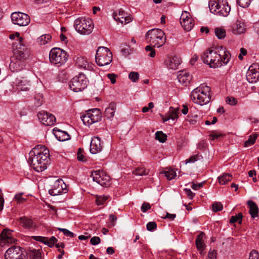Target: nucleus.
Returning a JSON list of instances; mask_svg holds the SVG:
<instances>
[{"mask_svg":"<svg viewBox=\"0 0 259 259\" xmlns=\"http://www.w3.org/2000/svg\"><path fill=\"white\" fill-rule=\"evenodd\" d=\"M231 54L222 46L214 50H208L201 56L202 60L212 68L220 67L226 65L231 59Z\"/></svg>","mask_w":259,"mask_h":259,"instance_id":"nucleus-1","label":"nucleus"},{"mask_svg":"<svg viewBox=\"0 0 259 259\" xmlns=\"http://www.w3.org/2000/svg\"><path fill=\"white\" fill-rule=\"evenodd\" d=\"M49 149L44 145H38L29 152V161L33 169L42 172L47 168L49 160Z\"/></svg>","mask_w":259,"mask_h":259,"instance_id":"nucleus-2","label":"nucleus"},{"mask_svg":"<svg viewBox=\"0 0 259 259\" xmlns=\"http://www.w3.org/2000/svg\"><path fill=\"white\" fill-rule=\"evenodd\" d=\"M211 98V90L210 87L204 84L194 89L191 93L193 102L201 106L210 102Z\"/></svg>","mask_w":259,"mask_h":259,"instance_id":"nucleus-3","label":"nucleus"},{"mask_svg":"<svg viewBox=\"0 0 259 259\" xmlns=\"http://www.w3.org/2000/svg\"><path fill=\"white\" fill-rule=\"evenodd\" d=\"M164 32L160 29H153L146 33V39L153 47H162L166 42Z\"/></svg>","mask_w":259,"mask_h":259,"instance_id":"nucleus-4","label":"nucleus"},{"mask_svg":"<svg viewBox=\"0 0 259 259\" xmlns=\"http://www.w3.org/2000/svg\"><path fill=\"white\" fill-rule=\"evenodd\" d=\"M74 27L76 31L79 34L89 35L92 32L94 25L90 18L80 17L75 20Z\"/></svg>","mask_w":259,"mask_h":259,"instance_id":"nucleus-5","label":"nucleus"},{"mask_svg":"<svg viewBox=\"0 0 259 259\" xmlns=\"http://www.w3.org/2000/svg\"><path fill=\"white\" fill-rule=\"evenodd\" d=\"M209 8L211 13L222 17L228 16L231 10L228 2L224 1H210Z\"/></svg>","mask_w":259,"mask_h":259,"instance_id":"nucleus-6","label":"nucleus"},{"mask_svg":"<svg viewBox=\"0 0 259 259\" xmlns=\"http://www.w3.org/2000/svg\"><path fill=\"white\" fill-rule=\"evenodd\" d=\"M95 59L96 62L99 66L107 65L112 60V53L108 48L100 47L97 49Z\"/></svg>","mask_w":259,"mask_h":259,"instance_id":"nucleus-7","label":"nucleus"},{"mask_svg":"<svg viewBox=\"0 0 259 259\" xmlns=\"http://www.w3.org/2000/svg\"><path fill=\"white\" fill-rule=\"evenodd\" d=\"M49 58L52 64L59 66L66 62L68 55L65 51L58 48H54L50 51Z\"/></svg>","mask_w":259,"mask_h":259,"instance_id":"nucleus-8","label":"nucleus"},{"mask_svg":"<svg viewBox=\"0 0 259 259\" xmlns=\"http://www.w3.org/2000/svg\"><path fill=\"white\" fill-rule=\"evenodd\" d=\"M88 84V80L83 73L74 76L69 82L70 89L74 92L83 91L87 87Z\"/></svg>","mask_w":259,"mask_h":259,"instance_id":"nucleus-9","label":"nucleus"},{"mask_svg":"<svg viewBox=\"0 0 259 259\" xmlns=\"http://www.w3.org/2000/svg\"><path fill=\"white\" fill-rule=\"evenodd\" d=\"M81 118L84 124L90 126L101 120V112L99 109H93L88 111Z\"/></svg>","mask_w":259,"mask_h":259,"instance_id":"nucleus-10","label":"nucleus"},{"mask_svg":"<svg viewBox=\"0 0 259 259\" xmlns=\"http://www.w3.org/2000/svg\"><path fill=\"white\" fill-rule=\"evenodd\" d=\"M91 177L94 181L104 187H109L111 185V178L105 171L98 170L92 172Z\"/></svg>","mask_w":259,"mask_h":259,"instance_id":"nucleus-11","label":"nucleus"},{"mask_svg":"<svg viewBox=\"0 0 259 259\" xmlns=\"http://www.w3.org/2000/svg\"><path fill=\"white\" fill-rule=\"evenodd\" d=\"M6 259H26L24 249L19 246H12L5 252Z\"/></svg>","mask_w":259,"mask_h":259,"instance_id":"nucleus-12","label":"nucleus"},{"mask_svg":"<svg viewBox=\"0 0 259 259\" xmlns=\"http://www.w3.org/2000/svg\"><path fill=\"white\" fill-rule=\"evenodd\" d=\"M13 83L17 90L21 91H29L31 85L30 80L26 74L19 75Z\"/></svg>","mask_w":259,"mask_h":259,"instance_id":"nucleus-13","label":"nucleus"},{"mask_svg":"<svg viewBox=\"0 0 259 259\" xmlns=\"http://www.w3.org/2000/svg\"><path fill=\"white\" fill-rule=\"evenodd\" d=\"M13 56L12 57L16 59L26 60L28 58V53L27 52V49L23 43L19 42H14L13 43Z\"/></svg>","mask_w":259,"mask_h":259,"instance_id":"nucleus-14","label":"nucleus"},{"mask_svg":"<svg viewBox=\"0 0 259 259\" xmlns=\"http://www.w3.org/2000/svg\"><path fill=\"white\" fill-rule=\"evenodd\" d=\"M67 192V186L62 179L56 180L52 185V188L49 191V194L52 196L66 193Z\"/></svg>","mask_w":259,"mask_h":259,"instance_id":"nucleus-15","label":"nucleus"},{"mask_svg":"<svg viewBox=\"0 0 259 259\" xmlns=\"http://www.w3.org/2000/svg\"><path fill=\"white\" fill-rule=\"evenodd\" d=\"M11 19L14 24L21 26H26L30 22L29 16L21 12L13 13L11 14Z\"/></svg>","mask_w":259,"mask_h":259,"instance_id":"nucleus-16","label":"nucleus"},{"mask_svg":"<svg viewBox=\"0 0 259 259\" xmlns=\"http://www.w3.org/2000/svg\"><path fill=\"white\" fill-rule=\"evenodd\" d=\"M180 22L182 26L187 31H190L194 25L193 18L191 17L190 13L186 11L182 12Z\"/></svg>","mask_w":259,"mask_h":259,"instance_id":"nucleus-17","label":"nucleus"},{"mask_svg":"<svg viewBox=\"0 0 259 259\" xmlns=\"http://www.w3.org/2000/svg\"><path fill=\"white\" fill-rule=\"evenodd\" d=\"M37 117L41 123L46 126L53 125L56 121L53 114L43 110L37 113Z\"/></svg>","mask_w":259,"mask_h":259,"instance_id":"nucleus-18","label":"nucleus"},{"mask_svg":"<svg viewBox=\"0 0 259 259\" xmlns=\"http://www.w3.org/2000/svg\"><path fill=\"white\" fill-rule=\"evenodd\" d=\"M114 20L122 24H126L132 21L131 17L124 12L122 9L114 12L113 15Z\"/></svg>","mask_w":259,"mask_h":259,"instance_id":"nucleus-19","label":"nucleus"},{"mask_svg":"<svg viewBox=\"0 0 259 259\" xmlns=\"http://www.w3.org/2000/svg\"><path fill=\"white\" fill-rule=\"evenodd\" d=\"M17 240L11 236L9 229H4L0 234V246H4L6 244H12Z\"/></svg>","mask_w":259,"mask_h":259,"instance_id":"nucleus-20","label":"nucleus"},{"mask_svg":"<svg viewBox=\"0 0 259 259\" xmlns=\"http://www.w3.org/2000/svg\"><path fill=\"white\" fill-rule=\"evenodd\" d=\"M103 148V144L98 137L92 138L90 144V152L92 154H97L100 152Z\"/></svg>","mask_w":259,"mask_h":259,"instance_id":"nucleus-21","label":"nucleus"},{"mask_svg":"<svg viewBox=\"0 0 259 259\" xmlns=\"http://www.w3.org/2000/svg\"><path fill=\"white\" fill-rule=\"evenodd\" d=\"M181 63V58L177 56H167L164 61V64L166 67L174 70L177 69Z\"/></svg>","mask_w":259,"mask_h":259,"instance_id":"nucleus-22","label":"nucleus"},{"mask_svg":"<svg viewBox=\"0 0 259 259\" xmlns=\"http://www.w3.org/2000/svg\"><path fill=\"white\" fill-rule=\"evenodd\" d=\"M25 65L26 60L16 59L15 58L12 57L9 68L12 71L17 72L23 69Z\"/></svg>","mask_w":259,"mask_h":259,"instance_id":"nucleus-23","label":"nucleus"},{"mask_svg":"<svg viewBox=\"0 0 259 259\" xmlns=\"http://www.w3.org/2000/svg\"><path fill=\"white\" fill-rule=\"evenodd\" d=\"M255 66H250L247 72L246 79L249 82L254 83L259 80V70L256 69Z\"/></svg>","mask_w":259,"mask_h":259,"instance_id":"nucleus-24","label":"nucleus"},{"mask_svg":"<svg viewBox=\"0 0 259 259\" xmlns=\"http://www.w3.org/2000/svg\"><path fill=\"white\" fill-rule=\"evenodd\" d=\"M178 79L181 83L187 86L192 79V75L186 70H181L179 71Z\"/></svg>","mask_w":259,"mask_h":259,"instance_id":"nucleus-25","label":"nucleus"},{"mask_svg":"<svg viewBox=\"0 0 259 259\" xmlns=\"http://www.w3.org/2000/svg\"><path fill=\"white\" fill-rule=\"evenodd\" d=\"M232 32L234 34H241L245 31V25L240 20H237L232 26Z\"/></svg>","mask_w":259,"mask_h":259,"instance_id":"nucleus-26","label":"nucleus"},{"mask_svg":"<svg viewBox=\"0 0 259 259\" xmlns=\"http://www.w3.org/2000/svg\"><path fill=\"white\" fill-rule=\"evenodd\" d=\"M205 238V233L201 232L197 236L195 240V244L197 249L202 254L205 245L204 243V238Z\"/></svg>","mask_w":259,"mask_h":259,"instance_id":"nucleus-27","label":"nucleus"},{"mask_svg":"<svg viewBox=\"0 0 259 259\" xmlns=\"http://www.w3.org/2000/svg\"><path fill=\"white\" fill-rule=\"evenodd\" d=\"M53 132L56 139L60 141H65L70 139L69 135L66 132L55 128Z\"/></svg>","mask_w":259,"mask_h":259,"instance_id":"nucleus-28","label":"nucleus"},{"mask_svg":"<svg viewBox=\"0 0 259 259\" xmlns=\"http://www.w3.org/2000/svg\"><path fill=\"white\" fill-rule=\"evenodd\" d=\"M116 110V104L114 102L111 103L109 106L105 110V116L109 119H112Z\"/></svg>","mask_w":259,"mask_h":259,"instance_id":"nucleus-29","label":"nucleus"},{"mask_svg":"<svg viewBox=\"0 0 259 259\" xmlns=\"http://www.w3.org/2000/svg\"><path fill=\"white\" fill-rule=\"evenodd\" d=\"M247 204L249 208V214L252 218H255L258 216V208L256 204L252 200L247 201Z\"/></svg>","mask_w":259,"mask_h":259,"instance_id":"nucleus-30","label":"nucleus"},{"mask_svg":"<svg viewBox=\"0 0 259 259\" xmlns=\"http://www.w3.org/2000/svg\"><path fill=\"white\" fill-rule=\"evenodd\" d=\"M19 221L22 226L25 228L31 229L35 227L33 221L28 217H21L20 218Z\"/></svg>","mask_w":259,"mask_h":259,"instance_id":"nucleus-31","label":"nucleus"},{"mask_svg":"<svg viewBox=\"0 0 259 259\" xmlns=\"http://www.w3.org/2000/svg\"><path fill=\"white\" fill-rule=\"evenodd\" d=\"M75 62V65L80 69H87L89 66L87 59L81 56L76 57Z\"/></svg>","mask_w":259,"mask_h":259,"instance_id":"nucleus-32","label":"nucleus"},{"mask_svg":"<svg viewBox=\"0 0 259 259\" xmlns=\"http://www.w3.org/2000/svg\"><path fill=\"white\" fill-rule=\"evenodd\" d=\"M232 179V176L228 173H224L218 177V181L221 185H225Z\"/></svg>","mask_w":259,"mask_h":259,"instance_id":"nucleus-33","label":"nucleus"},{"mask_svg":"<svg viewBox=\"0 0 259 259\" xmlns=\"http://www.w3.org/2000/svg\"><path fill=\"white\" fill-rule=\"evenodd\" d=\"M178 114L179 110L178 108L170 107L168 112V117L167 118L164 119L163 121L165 122L170 119H171L172 120L177 119L179 117Z\"/></svg>","mask_w":259,"mask_h":259,"instance_id":"nucleus-34","label":"nucleus"},{"mask_svg":"<svg viewBox=\"0 0 259 259\" xmlns=\"http://www.w3.org/2000/svg\"><path fill=\"white\" fill-rule=\"evenodd\" d=\"M52 36L51 35L43 34L37 38V42L40 45H45L51 41Z\"/></svg>","mask_w":259,"mask_h":259,"instance_id":"nucleus-35","label":"nucleus"},{"mask_svg":"<svg viewBox=\"0 0 259 259\" xmlns=\"http://www.w3.org/2000/svg\"><path fill=\"white\" fill-rule=\"evenodd\" d=\"M95 202L97 205H103L106 201L109 199V195H98L95 196Z\"/></svg>","mask_w":259,"mask_h":259,"instance_id":"nucleus-36","label":"nucleus"},{"mask_svg":"<svg viewBox=\"0 0 259 259\" xmlns=\"http://www.w3.org/2000/svg\"><path fill=\"white\" fill-rule=\"evenodd\" d=\"M214 33L219 39H223L226 35L225 29L222 27L215 28L214 29Z\"/></svg>","mask_w":259,"mask_h":259,"instance_id":"nucleus-37","label":"nucleus"},{"mask_svg":"<svg viewBox=\"0 0 259 259\" xmlns=\"http://www.w3.org/2000/svg\"><path fill=\"white\" fill-rule=\"evenodd\" d=\"M148 173L149 170L143 166L137 167L133 171V174L137 176H145Z\"/></svg>","mask_w":259,"mask_h":259,"instance_id":"nucleus-38","label":"nucleus"},{"mask_svg":"<svg viewBox=\"0 0 259 259\" xmlns=\"http://www.w3.org/2000/svg\"><path fill=\"white\" fill-rule=\"evenodd\" d=\"M162 174H164L165 177H166L168 180H171L176 176V172L173 169H168L164 170Z\"/></svg>","mask_w":259,"mask_h":259,"instance_id":"nucleus-39","label":"nucleus"},{"mask_svg":"<svg viewBox=\"0 0 259 259\" xmlns=\"http://www.w3.org/2000/svg\"><path fill=\"white\" fill-rule=\"evenodd\" d=\"M257 138V135L256 134L250 135L248 139L244 143L245 147H248L253 145Z\"/></svg>","mask_w":259,"mask_h":259,"instance_id":"nucleus-40","label":"nucleus"},{"mask_svg":"<svg viewBox=\"0 0 259 259\" xmlns=\"http://www.w3.org/2000/svg\"><path fill=\"white\" fill-rule=\"evenodd\" d=\"M155 139L160 142L163 143L167 139V136L162 132L158 131L155 133Z\"/></svg>","mask_w":259,"mask_h":259,"instance_id":"nucleus-41","label":"nucleus"},{"mask_svg":"<svg viewBox=\"0 0 259 259\" xmlns=\"http://www.w3.org/2000/svg\"><path fill=\"white\" fill-rule=\"evenodd\" d=\"M58 239L54 236H52L50 238L46 237V241L45 244L47 245L50 247H52L57 242Z\"/></svg>","mask_w":259,"mask_h":259,"instance_id":"nucleus-42","label":"nucleus"},{"mask_svg":"<svg viewBox=\"0 0 259 259\" xmlns=\"http://www.w3.org/2000/svg\"><path fill=\"white\" fill-rule=\"evenodd\" d=\"M30 256L32 259H41V251L39 249H33L30 251Z\"/></svg>","mask_w":259,"mask_h":259,"instance_id":"nucleus-43","label":"nucleus"},{"mask_svg":"<svg viewBox=\"0 0 259 259\" xmlns=\"http://www.w3.org/2000/svg\"><path fill=\"white\" fill-rule=\"evenodd\" d=\"M42 94H38L35 95L34 97V104L36 107H39L42 104Z\"/></svg>","mask_w":259,"mask_h":259,"instance_id":"nucleus-44","label":"nucleus"},{"mask_svg":"<svg viewBox=\"0 0 259 259\" xmlns=\"http://www.w3.org/2000/svg\"><path fill=\"white\" fill-rule=\"evenodd\" d=\"M242 217L243 215L241 213H239L236 215L232 216L230 220V223L232 224L238 222L239 223L241 224Z\"/></svg>","mask_w":259,"mask_h":259,"instance_id":"nucleus-45","label":"nucleus"},{"mask_svg":"<svg viewBox=\"0 0 259 259\" xmlns=\"http://www.w3.org/2000/svg\"><path fill=\"white\" fill-rule=\"evenodd\" d=\"M202 156L198 154L196 155H194L193 156H191L189 158L187 159L185 161V164H187L188 163H194L195 161H198L201 158Z\"/></svg>","mask_w":259,"mask_h":259,"instance_id":"nucleus-46","label":"nucleus"},{"mask_svg":"<svg viewBox=\"0 0 259 259\" xmlns=\"http://www.w3.org/2000/svg\"><path fill=\"white\" fill-rule=\"evenodd\" d=\"M145 51L146 52H150L148 56L151 58H153L155 56V51L154 49L151 45L147 46L145 47Z\"/></svg>","mask_w":259,"mask_h":259,"instance_id":"nucleus-47","label":"nucleus"},{"mask_svg":"<svg viewBox=\"0 0 259 259\" xmlns=\"http://www.w3.org/2000/svg\"><path fill=\"white\" fill-rule=\"evenodd\" d=\"M129 78L133 82H136L139 78V75L138 72H131L128 75Z\"/></svg>","mask_w":259,"mask_h":259,"instance_id":"nucleus-48","label":"nucleus"},{"mask_svg":"<svg viewBox=\"0 0 259 259\" xmlns=\"http://www.w3.org/2000/svg\"><path fill=\"white\" fill-rule=\"evenodd\" d=\"M212 210L214 212H217L218 211L222 210L223 206L221 203L215 202V203H213V204L212 205Z\"/></svg>","mask_w":259,"mask_h":259,"instance_id":"nucleus-49","label":"nucleus"},{"mask_svg":"<svg viewBox=\"0 0 259 259\" xmlns=\"http://www.w3.org/2000/svg\"><path fill=\"white\" fill-rule=\"evenodd\" d=\"M146 227L148 231H152L156 228L157 225L155 222H150L147 223Z\"/></svg>","mask_w":259,"mask_h":259,"instance_id":"nucleus-50","label":"nucleus"},{"mask_svg":"<svg viewBox=\"0 0 259 259\" xmlns=\"http://www.w3.org/2000/svg\"><path fill=\"white\" fill-rule=\"evenodd\" d=\"M226 102L231 105H235L237 103V101L234 97H228L226 98Z\"/></svg>","mask_w":259,"mask_h":259,"instance_id":"nucleus-51","label":"nucleus"},{"mask_svg":"<svg viewBox=\"0 0 259 259\" xmlns=\"http://www.w3.org/2000/svg\"><path fill=\"white\" fill-rule=\"evenodd\" d=\"M58 230L62 232L63 234L66 236L69 237H73L74 236L73 233L66 229L58 228Z\"/></svg>","mask_w":259,"mask_h":259,"instance_id":"nucleus-52","label":"nucleus"},{"mask_svg":"<svg viewBox=\"0 0 259 259\" xmlns=\"http://www.w3.org/2000/svg\"><path fill=\"white\" fill-rule=\"evenodd\" d=\"M31 238L36 241H38V242L43 243L44 244H45V241H46V237H44V236H31Z\"/></svg>","mask_w":259,"mask_h":259,"instance_id":"nucleus-53","label":"nucleus"},{"mask_svg":"<svg viewBox=\"0 0 259 259\" xmlns=\"http://www.w3.org/2000/svg\"><path fill=\"white\" fill-rule=\"evenodd\" d=\"M217 251L210 249L208 253V257L207 259H217Z\"/></svg>","mask_w":259,"mask_h":259,"instance_id":"nucleus-54","label":"nucleus"},{"mask_svg":"<svg viewBox=\"0 0 259 259\" xmlns=\"http://www.w3.org/2000/svg\"><path fill=\"white\" fill-rule=\"evenodd\" d=\"M151 208L150 204L148 202H144L141 207V210L143 212H146L148 210Z\"/></svg>","mask_w":259,"mask_h":259,"instance_id":"nucleus-55","label":"nucleus"},{"mask_svg":"<svg viewBox=\"0 0 259 259\" xmlns=\"http://www.w3.org/2000/svg\"><path fill=\"white\" fill-rule=\"evenodd\" d=\"M101 242V239L99 237H93L90 240L91 243L93 245H96L99 244Z\"/></svg>","mask_w":259,"mask_h":259,"instance_id":"nucleus-56","label":"nucleus"},{"mask_svg":"<svg viewBox=\"0 0 259 259\" xmlns=\"http://www.w3.org/2000/svg\"><path fill=\"white\" fill-rule=\"evenodd\" d=\"M249 259H259L258 253L256 250H252L250 253Z\"/></svg>","mask_w":259,"mask_h":259,"instance_id":"nucleus-57","label":"nucleus"},{"mask_svg":"<svg viewBox=\"0 0 259 259\" xmlns=\"http://www.w3.org/2000/svg\"><path fill=\"white\" fill-rule=\"evenodd\" d=\"M209 136L211 138V140H214L218 139L221 137H222L223 135L221 133H215L213 132L209 135Z\"/></svg>","mask_w":259,"mask_h":259,"instance_id":"nucleus-58","label":"nucleus"},{"mask_svg":"<svg viewBox=\"0 0 259 259\" xmlns=\"http://www.w3.org/2000/svg\"><path fill=\"white\" fill-rule=\"evenodd\" d=\"M176 217V214H171L168 212H166L164 217H162V218L164 219H168L170 221L174 220Z\"/></svg>","mask_w":259,"mask_h":259,"instance_id":"nucleus-59","label":"nucleus"},{"mask_svg":"<svg viewBox=\"0 0 259 259\" xmlns=\"http://www.w3.org/2000/svg\"><path fill=\"white\" fill-rule=\"evenodd\" d=\"M247 54V50L242 48L240 49V53L239 54L238 56V58L240 60H242L243 59V56L246 55Z\"/></svg>","mask_w":259,"mask_h":259,"instance_id":"nucleus-60","label":"nucleus"},{"mask_svg":"<svg viewBox=\"0 0 259 259\" xmlns=\"http://www.w3.org/2000/svg\"><path fill=\"white\" fill-rule=\"evenodd\" d=\"M23 193L17 194L15 196V199L19 202L22 203L25 200V199L22 197Z\"/></svg>","mask_w":259,"mask_h":259,"instance_id":"nucleus-61","label":"nucleus"},{"mask_svg":"<svg viewBox=\"0 0 259 259\" xmlns=\"http://www.w3.org/2000/svg\"><path fill=\"white\" fill-rule=\"evenodd\" d=\"M77 158L79 161H84V156L82 153V150L80 148H79L77 152Z\"/></svg>","mask_w":259,"mask_h":259,"instance_id":"nucleus-62","label":"nucleus"},{"mask_svg":"<svg viewBox=\"0 0 259 259\" xmlns=\"http://www.w3.org/2000/svg\"><path fill=\"white\" fill-rule=\"evenodd\" d=\"M108 78L110 80L111 82L114 84L116 82V75L113 73H109L107 75Z\"/></svg>","mask_w":259,"mask_h":259,"instance_id":"nucleus-63","label":"nucleus"},{"mask_svg":"<svg viewBox=\"0 0 259 259\" xmlns=\"http://www.w3.org/2000/svg\"><path fill=\"white\" fill-rule=\"evenodd\" d=\"M185 191L188 197L192 199L194 196V194L191 191L190 189H185Z\"/></svg>","mask_w":259,"mask_h":259,"instance_id":"nucleus-64","label":"nucleus"}]
</instances>
